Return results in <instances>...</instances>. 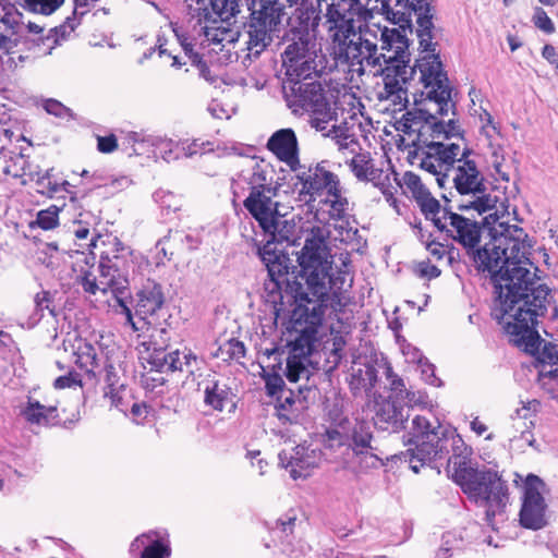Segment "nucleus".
Here are the masks:
<instances>
[{"label":"nucleus","mask_w":558,"mask_h":558,"mask_svg":"<svg viewBox=\"0 0 558 558\" xmlns=\"http://www.w3.org/2000/svg\"><path fill=\"white\" fill-rule=\"evenodd\" d=\"M475 268L488 272L495 289L493 316L497 320L509 316L505 331L518 345L535 350L538 341L533 324L547 312L550 290L539 282L530 268L513 263L492 239L466 253Z\"/></svg>","instance_id":"obj_1"},{"label":"nucleus","mask_w":558,"mask_h":558,"mask_svg":"<svg viewBox=\"0 0 558 558\" xmlns=\"http://www.w3.org/2000/svg\"><path fill=\"white\" fill-rule=\"evenodd\" d=\"M320 227H313L298 254L299 271L290 286L294 301L290 322L300 333L293 341L294 350L311 353L318 328L327 308L338 316L351 302L348 290L333 289V256Z\"/></svg>","instance_id":"obj_2"},{"label":"nucleus","mask_w":558,"mask_h":558,"mask_svg":"<svg viewBox=\"0 0 558 558\" xmlns=\"http://www.w3.org/2000/svg\"><path fill=\"white\" fill-rule=\"evenodd\" d=\"M415 68L420 71V81L423 84L422 98L415 100V104L417 110L425 117L417 119L408 112L396 126L397 131L402 133L401 142L414 149L423 141H427L428 136L435 134V130L441 128L444 120H438V117H447L450 112L453 117L456 116V104L451 96L452 87L439 54L422 57L417 60Z\"/></svg>","instance_id":"obj_3"},{"label":"nucleus","mask_w":558,"mask_h":558,"mask_svg":"<svg viewBox=\"0 0 558 558\" xmlns=\"http://www.w3.org/2000/svg\"><path fill=\"white\" fill-rule=\"evenodd\" d=\"M241 175L248 186V195L243 201L244 208L265 232L276 238L278 204L274 198L277 187L270 163L252 157L247 159Z\"/></svg>","instance_id":"obj_4"},{"label":"nucleus","mask_w":558,"mask_h":558,"mask_svg":"<svg viewBox=\"0 0 558 558\" xmlns=\"http://www.w3.org/2000/svg\"><path fill=\"white\" fill-rule=\"evenodd\" d=\"M377 32L380 33V49L384 58V65L380 68L384 76L381 96L395 105H405L408 94L404 85L414 71L409 64V40L397 28L377 26Z\"/></svg>","instance_id":"obj_5"},{"label":"nucleus","mask_w":558,"mask_h":558,"mask_svg":"<svg viewBox=\"0 0 558 558\" xmlns=\"http://www.w3.org/2000/svg\"><path fill=\"white\" fill-rule=\"evenodd\" d=\"M461 142H463V130L459 120L452 117L448 121H442L441 128L435 130V134L428 136V140L423 141L414 150L421 168L436 175L439 186L444 185V179L459 157H464Z\"/></svg>","instance_id":"obj_6"},{"label":"nucleus","mask_w":558,"mask_h":558,"mask_svg":"<svg viewBox=\"0 0 558 558\" xmlns=\"http://www.w3.org/2000/svg\"><path fill=\"white\" fill-rule=\"evenodd\" d=\"M496 202V198H492L489 195H478L474 201L459 205L458 209L460 211H454L449 207L439 219H436L433 227L461 245L466 253L474 251V247L481 244L483 225L463 213L472 209L482 215L495 209Z\"/></svg>","instance_id":"obj_7"},{"label":"nucleus","mask_w":558,"mask_h":558,"mask_svg":"<svg viewBox=\"0 0 558 558\" xmlns=\"http://www.w3.org/2000/svg\"><path fill=\"white\" fill-rule=\"evenodd\" d=\"M456 483L470 498L485 505L488 523H493L496 514L504 511L509 500L507 483L496 471L473 468L466 474L458 475Z\"/></svg>","instance_id":"obj_8"},{"label":"nucleus","mask_w":558,"mask_h":558,"mask_svg":"<svg viewBox=\"0 0 558 558\" xmlns=\"http://www.w3.org/2000/svg\"><path fill=\"white\" fill-rule=\"evenodd\" d=\"M493 219V239L501 248L506 256L517 266L523 268H532L533 264L530 259L532 255L533 242L525 230L519 225L521 220L510 217L506 210L499 213L497 208L488 215Z\"/></svg>","instance_id":"obj_9"},{"label":"nucleus","mask_w":558,"mask_h":558,"mask_svg":"<svg viewBox=\"0 0 558 558\" xmlns=\"http://www.w3.org/2000/svg\"><path fill=\"white\" fill-rule=\"evenodd\" d=\"M89 253L99 256V270L101 277L112 275L116 284L129 286V271L133 265L132 251L124 245L118 236L96 234L90 243H84Z\"/></svg>","instance_id":"obj_10"},{"label":"nucleus","mask_w":558,"mask_h":558,"mask_svg":"<svg viewBox=\"0 0 558 558\" xmlns=\"http://www.w3.org/2000/svg\"><path fill=\"white\" fill-rule=\"evenodd\" d=\"M165 329L158 328H153L148 333L138 335L140 341L136 345L138 357L151 368L182 372L180 351L166 353L168 347Z\"/></svg>","instance_id":"obj_11"},{"label":"nucleus","mask_w":558,"mask_h":558,"mask_svg":"<svg viewBox=\"0 0 558 558\" xmlns=\"http://www.w3.org/2000/svg\"><path fill=\"white\" fill-rule=\"evenodd\" d=\"M296 180L301 184L299 198L305 204L314 203L324 193H328L340 183L339 177L328 169L327 161L299 168Z\"/></svg>","instance_id":"obj_12"},{"label":"nucleus","mask_w":558,"mask_h":558,"mask_svg":"<svg viewBox=\"0 0 558 558\" xmlns=\"http://www.w3.org/2000/svg\"><path fill=\"white\" fill-rule=\"evenodd\" d=\"M123 352L120 348H106L104 360V381L102 395L109 400L111 407L125 412L129 404L124 401L125 385L122 383V376L125 373L123 367Z\"/></svg>","instance_id":"obj_13"},{"label":"nucleus","mask_w":558,"mask_h":558,"mask_svg":"<svg viewBox=\"0 0 558 558\" xmlns=\"http://www.w3.org/2000/svg\"><path fill=\"white\" fill-rule=\"evenodd\" d=\"M402 182L404 193L414 202L424 219L434 226L436 219H439L449 206L440 204L418 174L407 171L402 177Z\"/></svg>","instance_id":"obj_14"},{"label":"nucleus","mask_w":558,"mask_h":558,"mask_svg":"<svg viewBox=\"0 0 558 558\" xmlns=\"http://www.w3.org/2000/svg\"><path fill=\"white\" fill-rule=\"evenodd\" d=\"M450 430V427L440 424L429 432L428 438L415 440L414 447L408 450L410 468L414 473H418L424 464L441 459L449 453L448 436Z\"/></svg>","instance_id":"obj_15"},{"label":"nucleus","mask_w":558,"mask_h":558,"mask_svg":"<svg viewBox=\"0 0 558 558\" xmlns=\"http://www.w3.org/2000/svg\"><path fill=\"white\" fill-rule=\"evenodd\" d=\"M372 38H376V33L371 31L360 33V39L350 38L338 48V52L352 64L381 68L384 65L383 51L377 52V44Z\"/></svg>","instance_id":"obj_16"},{"label":"nucleus","mask_w":558,"mask_h":558,"mask_svg":"<svg viewBox=\"0 0 558 558\" xmlns=\"http://www.w3.org/2000/svg\"><path fill=\"white\" fill-rule=\"evenodd\" d=\"M354 10L347 8L345 2L331 3L327 8L326 19L328 33L337 47L343 46L350 38L360 39L354 28Z\"/></svg>","instance_id":"obj_17"},{"label":"nucleus","mask_w":558,"mask_h":558,"mask_svg":"<svg viewBox=\"0 0 558 558\" xmlns=\"http://www.w3.org/2000/svg\"><path fill=\"white\" fill-rule=\"evenodd\" d=\"M266 148L292 171L300 168L299 142L292 129H280L274 132L267 141Z\"/></svg>","instance_id":"obj_18"},{"label":"nucleus","mask_w":558,"mask_h":558,"mask_svg":"<svg viewBox=\"0 0 558 558\" xmlns=\"http://www.w3.org/2000/svg\"><path fill=\"white\" fill-rule=\"evenodd\" d=\"M373 411V422L378 428L392 433H399L405 428L408 416L403 414V408L398 405L392 397L375 398Z\"/></svg>","instance_id":"obj_19"},{"label":"nucleus","mask_w":558,"mask_h":558,"mask_svg":"<svg viewBox=\"0 0 558 558\" xmlns=\"http://www.w3.org/2000/svg\"><path fill=\"white\" fill-rule=\"evenodd\" d=\"M520 523L531 530H539L546 525V504L542 494L532 485L524 490L520 510Z\"/></svg>","instance_id":"obj_20"},{"label":"nucleus","mask_w":558,"mask_h":558,"mask_svg":"<svg viewBox=\"0 0 558 558\" xmlns=\"http://www.w3.org/2000/svg\"><path fill=\"white\" fill-rule=\"evenodd\" d=\"M289 102L291 107L313 112L327 107L324 90L318 82H294Z\"/></svg>","instance_id":"obj_21"},{"label":"nucleus","mask_w":558,"mask_h":558,"mask_svg":"<svg viewBox=\"0 0 558 558\" xmlns=\"http://www.w3.org/2000/svg\"><path fill=\"white\" fill-rule=\"evenodd\" d=\"M457 162L458 166L452 178L456 190L461 195L483 193L485 190L484 179L475 161L468 159L464 155V157L460 156Z\"/></svg>","instance_id":"obj_22"},{"label":"nucleus","mask_w":558,"mask_h":558,"mask_svg":"<svg viewBox=\"0 0 558 558\" xmlns=\"http://www.w3.org/2000/svg\"><path fill=\"white\" fill-rule=\"evenodd\" d=\"M281 463L289 470L293 480L306 478L317 466V456L314 450L299 445L291 452L282 451L279 454Z\"/></svg>","instance_id":"obj_23"},{"label":"nucleus","mask_w":558,"mask_h":558,"mask_svg":"<svg viewBox=\"0 0 558 558\" xmlns=\"http://www.w3.org/2000/svg\"><path fill=\"white\" fill-rule=\"evenodd\" d=\"M478 120L481 122V135L484 136L487 142L493 166L499 173L501 172V166L506 159L500 128L486 109H482L478 113Z\"/></svg>","instance_id":"obj_24"},{"label":"nucleus","mask_w":558,"mask_h":558,"mask_svg":"<svg viewBox=\"0 0 558 558\" xmlns=\"http://www.w3.org/2000/svg\"><path fill=\"white\" fill-rule=\"evenodd\" d=\"M32 180L36 185L37 193L48 198H53L62 191L70 194L71 202L78 198L77 193L72 191L71 183L53 167L36 172Z\"/></svg>","instance_id":"obj_25"},{"label":"nucleus","mask_w":558,"mask_h":558,"mask_svg":"<svg viewBox=\"0 0 558 558\" xmlns=\"http://www.w3.org/2000/svg\"><path fill=\"white\" fill-rule=\"evenodd\" d=\"M448 449L451 456L448 459L447 470L451 473L452 480L458 481V475H464L472 470L470 456L472 449L464 442L457 429L451 428L448 436Z\"/></svg>","instance_id":"obj_26"},{"label":"nucleus","mask_w":558,"mask_h":558,"mask_svg":"<svg viewBox=\"0 0 558 558\" xmlns=\"http://www.w3.org/2000/svg\"><path fill=\"white\" fill-rule=\"evenodd\" d=\"M410 8L416 15L417 37L426 56L436 54L433 43V14L428 0H411Z\"/></svg>","instance_id":"obj_27"},{"label":"nucleus","mask_w":558,"mask_h":558,"mask_svg":"<svg viewBox=\"0 0 558 558\" xmlns=\"http://www.w3.org/2000/svg\"><path fill=\"white\" fill-rule=\"evenodd\" d=\"M187 14L197 25L221 23L227 16V0H186Z\"/></svg>","instance_id":"obj_28"},{"label":"nucleus","mask_w":558,"mask_h":558,"mask_svg":"<svg viewBox=\"0 0 558 558\" xmlns=\"http://www.w3.org/2000/svg\"><path fill=\"white\" fill-rule=\"evenodd\" d=\"M272 19L268 14L259 13L258 16L253 14V17L248 24V40L246 41L247 50L258 56L271 41Z\"/></svg>","instance_id":"obj_29"},{"label":"nucleus","mask_w":558,"mask_h":558,"mask_svg":"<svg viewBox=\"0 0 558 558\" xmlns=\"http://www.w3.org/2000/svg\"><path fill=\"white\" fill-rule=\"evenodd\" d=\"M348 166L360 182H378L379 178L385 172L383 169L375 166V160L372 154L367 150L360 148L353 155Z\"/></svg>","instance_id":"obj_30"},{"label":"nucleus","mask_w":558,"mask_h":558,"mask_svg":"<svg viewBox=\"0 0 558 558\" xmlns=\"http://www.w3.org/2000/svg\"><path fill=\"white\" fill-rule=\"evenodd\" d=\"M28 168V155L24 147L21 146L19 153L9 149L7 157L1 158L0 177L2 175L4 180H19L21 185H25L27 183L25 175Z\"/></svg>","instance_id":"obj_31"},{"label":"nucleus","mask_w":558,"mask_h":558,"mask_svg":"<svg viewBox=\"0 0 558 558\" xmlns=\"http://www.w3.org/2000/svg\"><path fill=\"white\" fill-rule=\"evenodd\" d=\"M76 282L82 286L84 292L92 295L98 292L102 294L111 292L118 298L128 289V286L116 284V278H112V275L108 277L100 276V279L97 280L96 276L90 270H82L81 274L76 276Z\"/></svg>","instance_id":"obj_32"},{"label":"nucleus","mask_w":558,"mask_h":558,"mask_svg":"<svg viewBox=\"0 0 558 558\" xmlns=\"http://www.w3.org/2000/svg\"><path fill=\"white\" fill-rule=\"evenodd\" d=\"M234 398L231 388L218 380L207 385L204 390V402L214 411L222 412L227 410L233 412L236 407Z\"/></svg>","instance_id":"obj_33"},{"label":"nucleus","mask_w":558,"mask_h":558,"mask_svg":"<svg viewBox=\"0 0 558 558\" xmlns=\"http://www.w3.org/2000/svg\"><path fill=\"white\" fill-rule=\"evenodd\" d=\"M155 536H158V533L155 531L136 536L130 545V551L138 549L140 545H144V541L148 539L150 541L149 544L144 546L138 558H171L172 548L170 542L158 537L153 538Z\"/></svg>","instance_id":"obj_34"},{"label":"nucleus","mask_w":558,"mask_h":558,"mask_svg":"<svg viewBox=\"0 0 558 558\" xmlns=\"http://www.w3.org/2000/svg\"><path fill=\"white\" fill-rule=\"evenodd\" d=\"M385 375L389 383V390L391 391L390 397H392V399L401 400L410 408L425 403V395L421 391L408 389L404 380L393 372L390 364H387Z\"/></svg>","instance_id":"obj_35"},{"label":"nucleus","mask_w":558,"mask_h":558,"mask_svg":"<svg viewBox=\"0 0 558 558\" xmlns=\"http://www.w3.org/2000/svg\"><path fill=\"white\" fill-rule=\"evenodd\" d=\"M21 415L29 425L48 426L59 421L57 407H46L32 398L22 408Z\"/></svg>","instance_id":"obj_36"},{"label":"nucleus","mask_w":558,"mask_h":558,"mask_svg":"<svg viewBox=\"0 0 558 558\" xmlns=\"http://www.w3.org/2000/svg\"><path fill=\"white\" fill-rule=\"evenodd\" d=\"M137 312L144 316L156 314L165 302L162 288L155 281H147L143 289L137 293Z\"/></svg>","instance_id":"obj_37"},{"label":"nucleus","mask_w":558,"mask_h":558,"mask_svg":"<svg viewBox=\"0 0 558 558\" xmlns=\"http://www.w3.org/2000/svg\"><path fill=\"white\" fill-rule=\"evenodd\" d=\"M259 255L267 267L268 279L289 282V267L287 265V258L283 255L277 254L271 248L270 243L259 250Z\"/></svg>","instance_id":"obj_38"},{"label":"nucleus","mask_w":558,"mask_h":558,"mask_svg":"<svg viewBox=\"0 0 558 558\" xmlns=\"http://www.w3.org/2000/svg\"><path fill=\"white\" fill-rule=\"evenodd\" d=\"M311 40L307 33L293 32L291 43L286 47L282 53V62L284 68L290 64H295L304 58L310 59V56L314 54L310 49Z\"/></svg>","instance_id":"obj_39"},{"label":"nucleus","mask_w":558,"mask_h":558,"mask_svg":"<svg viewBox=\"0 0 558 558\" xmlns=\"http://www.w3.org/2000/svg\"><path fill=\"white\" fill-rule=\"evenodd\" d=\"M0 24L17 46L25 31L23 13L12 4L3 5L0 12Z\"/></svg>","instance_id":"obj_40"},{"label":"nucleus","mask_w":558,"mask_h":558,"mask_svg":"<svg viewBox=\"0 0 558 558\" xmlns=\"http://www.w3.org/2000/svg\"><path fill=\"white\" fill-rule=\"evenodd\" d=\"M324 134L333 141L338 150L343 155H353L361 148L359 138L345 124L332 125V128Z\"/></svg>","instance_id":"obj_41"},{"label":"nucleus","mask_w":558,"mask_h":558,"mask_svg":"<svg viewBox=\"0 0 558 558\" xmlns=\"http://www.w3.org/2000/svg\"><path fill=\"white\" fill-rule=\"evenodd\" d=\"M537 322H538V317L536 318V322H535V324H533V327H532L533 330L536 332V335L538 337V341L535 344V350L530 351V350H527V348H524L523 345H518L517 343H514L511 340L510 336H509V341L513 345H515L519 349L523 350L524 352H526V353H529L531 355H537V360L542 364V368H546L547 365L549 367H554L555 365H558V345L554 344V343H550V342H546V343H544L542 350H539L542 340H541V337H539L538 332L535 329V327L537 325Z\"/></svg>","instance_id":"obj_42"},{"label":"nucleus","mask_w":558,"mask_h":558,"mask_svg":"<svg viewBox=\"0 0 558 558\" xmlns=\"http://www.w3.org/2000/svg\"><path fill=\"white\" fill-rule=\"evenodd\" d=\"M96 349L97 348L93 343L84 339H78L74 347V363L88 380H96V375L92 371V357L95 354Z\"/></svg>","instance_id":"obj_43"},{"label":"nucleus","mask_w":558,"mask_h":558,"mask_svg":"<svg viewBox=\"0 0 558 558\" xmlns=\"http://www.w3.org/2000/svg\"><path fill=\"white\" fill-rule=\"evenodd\" d=\"M327 197L323 201L324 204L329 206L328 215L331 220H341L345 217L348 210V198L342 195L341 183H338L327 194Z\"/></svg>","instance_id":"obj_44"},{"label":"nucleus","mask_w":558,"mask_h":558,"mask_svg":"<svg viewBox=\"0 0 558 558\" xmlns=\"http://www.w3.org/2000/svg\"><path fill=\"white\" fill-rule=\"evenodd\" d=\"M441 423L438 420L430 421L424 415H415L411 421V427L409 430V439L407 441L408 445H415V440H421L422 438H428L427 435L430 430H434L436 426H439Z\"/></svg>","instance_id":"obj_45"},{"label":"nucleus","mask_w":558,"mask_h":558,"mask_svg":"<svg viewBox=\"0 0 558 558\" xmlns=\"http://www.w3.org/2000/svg\"><path fill=\"white\" fill-rule=\"evenodd\" d=\"M296 398L292 390L282 391L277 397V415L281 421L293 422L296 417Z\"/></svg>","instance_id":"obj_46"},{"label":"nucleus","mask_w":558,"mask_h":558,"mask_svg":"<svg viewBox=\"0 0 558 558\" xmlns=\"http://www.w3.org/2000/svg\"><path fill=\"white\" fill-rule=\"evenodd\" d=\"M245 345L242 341L231 338L221 343L216 353L215 357L222 360L223 362L239 361L245 356Z\"/></svg>","instance_id":"obj_47"},{"label":"nucleus","mask_w":558,"mask_h":558,"mask_svg":"<svg viewBox=\"0 0 558 558\" xmlns=\"http://www.w3.org/2000/svg\"><path fill=\"white\" fill-rule=\"evenodd\" d=\"M204 34L206 39L211 45H221L225 46L226 44L231 45L234 44L238 39V33L227 28L222 25L219 26H203Z\"/></svg>","instance_id":"obj_48"},{"label":"nucleus","mask_w":558,"mask_h":558,"mask_svg":"<svg viewBox=\"0 0 558 558\" xmlns=\"http://www.w3.org/2000/svg\"><path fill=\"white\" fill-rule=\"evenodd\" d=\"M315 57L314 54L310 56V59L304 58L295 64H290L286 68V74L290 77V80L294 82H302V80H307L315 72Z\"/></svg>","instance_id":"obj_49"},{"label":"nucleus","mask_w":558,"mask_h":558,"mask_svg":"<svg viewBox=\"0 0 558 558\" xmlns=\"http://www.w3.org/2000/svg\"><path fill=\"white\" fill-rule=\"evenodd\" d=\"M63 3L64 0H23L27 11L43 15L54 13Z\"/></svg>","instance_id":"obj_50"},{"label":"nucleus","mask_w":558,"mask_h":558,"mask_svg":"<svg viewBox=\"0 0 558 558\" xmlns=\"http://www.w3.org/2000/svg\"><path fill=\"white\" fill-rule=\"evenodd\" d=\"M34 303L36 307V312L44 317L45 312L47 311L48 314L52 317H57V306L54 303V293H51L50 291L43 290L35 294Z\"/></svg>","instance_id":"obj_51"},{"label":"nucleus","mask_w":558,"mask_h":558,"mask_svg":"<svg viewBox=\"0 0 558 558\" xmlns=\"http://www.w3.org/2000/svg\"><path fill=\"white\" fill-rule=\"evenodd\" d=\"M289 282L267 279L264 282V298L267 303L272 304L275 307L283 305L282 287Z\"/></svg>","instance_id":"obj_52"},{"label":"nucleus","mask_w":558,"mask_h":558,"mask_svg":"<svg viewBox=\"0 0 558 558\" xmlns=\"http://www.w3.org/2000/svg\"><path fill=\"white\" fill-rule=\"evenodd\" d=\"M542 404L537 399L527 400L522 402V407L517 409L515 415L519 420L524 421V425L529 428L535 427V418L537 413L541 411Z\"/></svg>","instance_id":"obj_53"},{"label":"nucleus","mask_w":558,"mask_h":558,"mask_svg":"<svg viewBox=\"0 0 558 558\" xmlns=\"http://www.w3.org/2000/svg\"><path fill=\"white\" fill-rule=\"evenodd\" d=\"M60 208L51 205L46 209L39 210L36 217L37 226L43 230H52L59 225Z\"/></svg>","instance_id":"obj_54"},{"label":"nucleus","mask_w":558,"mask_h":558,"mask_svg":"<svg viewBox=\"0 0 558 558\" xmlns=\"http://www.w3.org/2000/svg\"><path fill=\"white\" fill-rule=\"evenodd\" d=\"M165 369L151 368L141 376V384L143 388L147 391H156L159 388L163 387L167 383V379L162 375Z\"/></svg>","instance_id":"obj_55"},{"label":"nucleus","mask_w":558,"mask_h":558,"mask_svg":"<svg viewBox=\"0 0 558 558\" xmlns=\"http://www.w3.org/2000/svg\"><path fill=\"white\" fill-rule=\"evenodd\" d=\"M373 436L369 432L364 430L363 426L355 428L353 430L352 440H353V450L356 454H364L367 452V449L371 448V441Z\"/></svg>","instance_id":"obj_56"},{"label":"nucleus","mask_w":558,"mask_h":558,"mask_svg":"<svg viewBox=\"0 0 558 558\" xmlns=\"http://www.w3.org/2000/svg\"><path fill=\"white\" fill-rule=\"evenodd\" d=\"M295 522V515H287L284 519H278L275 522V525L270 527V531L282 541L293 533Z\"/></svg>","instance_id":"obj_57"},{"label":"nucleus","mask_w":558,"mask_h":558,"mask_svg":"<svg viewBox=\"0 0 558 558\" xmlns=\"http://www.w3.org/2000/svg\"><path fill=\"white\" fill-rule=\"evenodd\" d=\"M84 387L83 375L75 372L70 371L66 375L59 376L53 381V388L58 390L73 388V387Z\"/></svg>","instance_id":"obj_58"},{"label":"nucleus","mask_w":558,"mask_h":558,"mask_svg":"<svg viewBox=\"0 0 558 558\" xmlns=\"http://www.w3.org/2000/svg\"><path fill=\"white\" fill-rule=\"evenodd\" d=\"M532 21L534 26L545 34H553L556 29L553 21L541 7L535 8Z\"/></svg>","instance_id":"obj_59"},{"label":"nucleus","mask_w":558,"mask_h":558,"mask_svg":"<svg viewBox=\"0 0 558 558\" xmlns=\"http://www.w3.org/2000/svg\"><path fill=\"white\" fill-rule=\"evenodd\" d=\"M122 135V149L128 153L129 156L140 155L136 149V145L144 142L143 135L135 131H121Z\"/></svg>","instance_id":"obj_60"},{"label":"nucleus","mask_w":558,"mask_h":558,"mask_svg":"<svg viewBox=\"0 0 558 558\" xmlns=\"http://www.w3.org/2000/svg\"><path fill=\"white\" fill-rule=\"evenodd\" d=\"M414 272L422 279H435L440 276V269L430 263V260H422L414 265Z\"/></svg>","instance_id":"obj_61"},{"label":"nucleus","mask_w":558,"mask_h":558,"mask_svg":"<svg viewBox=\"0 0 558 558\" xmlns=\"http://www.w3.org/2000/svg\"><path fill=\"white\" fill-rule=\"evenodd\" d=\"M538 381L543 388L553 393L554 388L549 387L551 383L558 385V364L549 369L542 368L538 373Z\"/></svg>","instance_id":"obj_62"},{"label":"nucleus","mask_w":558,"mask_h":558,"mask_svg":"<svg viewBox=\"0 0 558 558\" xmlns=\"http://www.w3.org/2000/svg\"><path fill=\"white\" fill-rule=\"evenodd\" d=\"M305 371L304 364L296 356L288 359L286 377L290 383L299 381L301 374Z\"/></svg>","instance_id":"obj_63"},{"label":"nucleus","mask_w":558,"mask_h":558,"mask_svg":"<svg viewBox=\"0 0 558 558\" xmlns=\"http://www.w3.org/2000/svg\"><path fill=\"white\" fill-rule=\"evenodd\" d=\"M426 250L435 260L439 262L446 258L454 247L433 240L426 244Z\"/></svg>","instance_id":"obj_64"}]
</instances>
